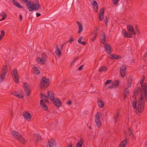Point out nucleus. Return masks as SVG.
<instances>
[{
	"mask_svg": "<svg viewBox=\"0 0 147 147\" xmlns=\"http://www.w3.org/2000/svg\"><path fill=\"white\" fill-rule=\"evenodd\" d=\"M144 78L140 80L142 87H138L133 91V97L135 98L132 102L133 107L134 109L138 110L140 113L144 109L145 101L143 99L147 100V84L144 83Z\"/></svg>",
	"mask_w": 147,
	"mask_h": 147,
	"instance_id": "nucleus-1",
	"label": "nucleus"
},
{
	"mask_svg": "<svg viewBox=\"0 0 147 147\" xmlns=\"http://www.w3.org/2000/svg\"><path fill=\"white\" fill-rule=\"evenodd\" d=\"M127 28L129 34L124 29L122 31V33L125 37L131 38L132 37V34H136V32L134 31V28L131 25H127Z\"/></svg>",
	"mask_w": 147,
	"mask_h": 147,
	"instance_id": "nucleus-2",
	"label": "nucleus"
},
{
	"mask_svg": "<svg viewBox=\"0 0 147 147\" xmlns=\"http://www.w3.org/2000/svg\"><path fill=\"white\" fill-rule=\"evenodd\" d=\"M12 134L14 137L17 139L21 143L24 144L25 143V140L22 136L20 135L18 132L13 131Z\"/></svg>",
	"mask_w": 147,
	"mask_h": 147,
	"instance_id": "nucleus-3",
	"label": "nucleus"
},
{
	"mask_svg": "<svg viewBox=\"0 0 147 147\" xmlns=\"http://www.w3.org/2000/svg\"><path fill=\"white\" fill-rule=\"evenodd\" d=\"M49 79L46 77H43L41 79L40 84V88H42L44 87H47L49 85Z\"/></svg>",
	"mask_w": 147,
	"mask_h": 147,
	"instance_id": "nucleus-4",
	"label": "nucleus"
},
{
	"mask_svg": "<svg viewBox=\"0 0 147 147\" xmlns=\"http://www.w3.org/2000/svg\"><path fill=\"white\" fill-rule=\"evenodd\" d=\"M7 70V65H5L2 68L1 74L0 76V82H2L6 74Z\"/></svg>",
	"mask_w": 147,
	"mask_h": 147,
	"instance_id": "nucleus-5",
	"label": "nucleus"
},
{
	"mask_svg": "<svg viewBox=\"0 0 147 147\" xmlns=\"http://www.w3.org/2000/svg\"><path fill=\"white\" fill-rule=\"evenodd\" d=\"M11 75L15 82L17 83L19 82V77L17 69H15L13 70Z\"/></svg>",
	"mask_w": 147,
	"mask_h": 147,
	"instance_id": "nucleus-6",
	"label": "nucleus"
},
{
	"mask_svg": "<svg viewBox=\"0 0 147 147\" xmlns=\"http://www.w3.org/2000/svg\"><path fill=\"white\" fill-rule=\"evenodd\" d=\"M23 87L28 96H30V87L27 83L24 82L23 83Z\"/></svg>",
	"mask_w": 147,
	"mask_h": 147,
	"instance_id": "nucleus-7",
	"label": "nucleus"
},
{
	"mask_svg": "<svg viewBox=\"0 0 147 147\" xmlns=\"http://www.w3.org/2000/svg\"><path fill=\"white\" fill-rule=\"evenodd\" d=\"M56 144V142L54 138L51 139L48 142L47 147H53L55 146Z\"/></svg>",
	"mask_w": 147,
	"mask_h": 147,
	"instance_id": "nucleus-8",
	"label": "nucleus"
},
{
	"mask_svg": "<svg viewBox=\"0 0 147 147\" xmlns=\"http://www.w3.org/2000/svg\"><path fill=\"white\" fill-rule=\"evenodd\" d=\"M126 67L125 66L123 65L120 67V73L121 76L122 77H124L126 73Z\"/></svg>",
	"mask_w": 147,
	"mask_h": 147,
	"instance_id": "nucleus-9",
	"label": "nucleus"
},
{
	"mask_svg": "<svg viewBox=\"0 0 147 147\" xmlns=\"http://www.w3.org/2000/svg\"><path fill=\"white\" fill-rule=\"evenodd\" d=\"M33 140L35 143L37 144L41 139V136L38 134H34L33 136Z\"/></svg>",
	"mask_w": 147,
	"mask_h": 147,
	"instance_id": "nucleus-10",
	"label": "nucleus"
},
{
	"mask_svg": "<svg viewBox=\"0 0 147 147\" xmlns=\"http://www.w3.org/2000/svg\"><path fill=\"white\" fill-rule=\"evenodd\" d=\"M53 104L57 107H59L62 105V102L59 99L57 98L53 100Z\"/></svg>",
	"mask_w": 147,
	"mask_h": 147,
	"instance_id": "nucleus-11",
	"label": "nucleus"
},
{
	"mask_svg": "<svg viewBox=\"0 0 147 147\" xmlns=\"http://www.w3.org/2000/svg\"><path fill=\"white\" fill-rule=\"evenodd\" d=\"M104 48L105 51L108 54H109L111 53V48L110 45L108 43H105Z\"/></svg>",
	"mask_w": 147,
	"mask_h": 147,
	"instance_id": "nucleus-12",
	"label": "nucleus"
},
{
	"mask_svg": "<svg viewBox=\"0 0 147 147\" xmlns=\"http://www.w3.org/2000/svg\"><path fill=\"white\" fill-rule=\"evenodd\" d=\"M46 59V57H43L41 58L38 57L37 59V61L38 63L40 64H44L45 63V60Z\"/></svg>",
	"mask_w": 147,
	"mask_h": 147,
	"instance_id": "nucleus-13",
	"label": "nucleus"
},
{
	"mask_svg": "<svg viewBox=\"0 0 147 147\" xmlns=\"http://www.w3.org/2000/svg\"><path fill=\"white\" fill-rule=\"evenodd\" d=\"M55 53L56 55L58 57H60L61 55V52L59 47L58 45H56L55 46Z\"/></svg>",
	"mask_w": 147,
	"mask_h": 147,
	"instance_id": "nucleus-14",
	"label": "nucleus"
},
{
	"mask_svg": "<svg viewBox=\"0 0 147 147\" xmlns=\"http://www.w3.org/2000/svg\"><path fill=\"white\" fill-rule=\"evenodd\" d=\"M48 97L51 100L53 101L55 99L54 94L51 91H48L47 92Z\"/></svg>",
	"mask_w": 147,
	"mask_h": 147,
	"instance_id": "nucleus-15",
	"label": "nucleus"
},
{
	"mask_svg": "<svg viewBox=\"0 0 147 147\" xmlns=\"http://www.w3.org/2000/svg\"><path fill=\"white\" fill-rule=\"evenodd\" d=\"M23 116L24 118L27 120H30L31 118V116L30 113L28 112H26L24 113H23Z\"/></svg>",
	"mask_w": 147,
	"mask_h": 147,
	"instance_id": "nucleus-16",
	"label": "nucleus"
},
{
	"mask_svg": "<svg viewBox=\"0 0 147 147\" xmlns=\"http://www.w3.org/2000/svg\"><path fill=\"white\" fill-rule=\"evenodd\" d=\"M92 4L93 5L94 11L95 12H97L98 11V5L97 2L95 1H92L91 2Z\"/></svg>",
	"mask_w": 147,
	"mask_h": 147,
	"instance_id": "nucleus-17",
	"label": "nucleus"
},
{
	"mask_svg": "<svg viewBox=\"0 0 147 147\" xmlns=\"http://www.w3.org/2000/svg\"><path fill=\"white\" fill-rule=\"evenodd\" d=\"M12 94L18 98H22L24 97V96L22 94L20 93L17 91H15L13 92L12 93Z\"/></svg>",
	"mask_w": 147,
	"mask_h": 147,
	"instance_id": "nucleus-18",
	"label": "nucleus"
},
{
	"mask_svg": "<svg viewBox=\"0 0 147 147\" xmlns=\"http://www.w3.org/2000/svg\"><path fill=\"white\" fill-rule=\"evenodd\" d=\"M40 104L41 107L42 109L45 111H47L48 110V107L47 105L42 100H40Z\"/></svg>",
	"mask_w": 147,
	"mask_h": 147,
	"instance_id": "nucleus-19",
	"label": "nucleus"
},
{
	"mask_svg": "<svg viewBox=\"0 0 147 147\" xmlns=\"http://www.w3.org/2000/svg\"><path fill=\"white\" fill-rule=\"evenodd\" d=\"M106 35L104 32H103L102 34L101 35L100 38V42L102 44H104L106 41L105 36Z\"/></svg>",
	"mask_w": 147,
	"mask_h": 147,
	"instance_id": "nucleus-20",
	"label": "nucleus"
},
{
	"mask_svg": "<svg viewBox=\"0 0 147 147\" xmlns=\"http://www.w3.org/2000/svg\"><path fill=\"white\" fill-rule=\"evenodd\" d=\"M77 23L78 24L79 29L78 33H81L83 31V28L82 25L81 23L79 22H77Z\"/></svg>",
	"mask_w": 147,
	"mask_h": 147,
	"instance_id": "nucleus-21",
	"label": "nucleus"
},
{
	"mask_svg": "<svg viewBox=\"0 0 147 147\" xmlns=\"http://www.w3.org/2000/svg\"><path fill=\"white\" fill-rule=\"evenodd\" d=\"M123 93V98L124 99H125L126 98L127 95L129 94V90L128 88H125L124 90Z\"/></svg>",
	"mask_w": 147,
	"mask_h": 147,
	"instance_id": "nucleus-22",
	"label": "nucleus"
},
{
	"mask_svg": "<svg viewBox=\"0 0 147 147\" xmlns=\"http://www.w3.org/2000/svg\"><path fill=\"white\" fill-rule=\"evenodd\" d=\"M127 143V140L126 139L122 141L119 145V147H125Z\"/></svg>",
	"mask_w": 147,
	"mask_h": 147,
	"instance_id": "nucleus-23",
	"label": "nucleus"
},
{
	"mask_svg": "<svg viewBox=\"0 0 147 147\" xmlns=\"http://www.w3.org/2000/svg\"><path fill=\"white\" fill-rule=\"evenodd\" d=\"M12 1L13 4L17 7L20 9L22 8V7L20 5V3L18 2L17 1L15 0H12Z\"/></svg>",
	"mask_w": 147,
	"mask_h": 147,
	"instance_id": "nucleus-24",
	"label": "nucleus"
},
{
	"mask_svg": "<svg viewBox=\"0 0 147 147\" xmlns=\"http://www.w3.org/2000/svg\"><path fill=\"white\" fill-rule=\"evenodd\" d=\"M101 116V115L100 113L98 112L96 113L95 117V120H100V119Z\"/></svg>",
	"mask_w": 147,
	"mask_h": 147,
	"instance_id": "nucleus-25",
	"label": "nucleus"
},
{
	"mask_svg": "<svg viewBox=\"0 0 147 147\" xmlns=\"http://www.w3.org/2000/svg\"><path fill=\"white\" fill-rule=\"evenodd\" d=\"M108 69L106 66H102L99 68L98 71L99 72L106 71Z\"/></svg>",
	"mask_w": 147,
	"mask_h": 147,
	"instance_id": "nucleus-26",
	"label": "nucleus"
},
{
	"mask_svg": "<svg viewBox=\"0 0 147 147\" xmlns=\"http://www.w3.org/2000/svg\"><path fill=\"white\" fill-rule=\"evenodd\" d=\"M98 102L99 107L102 108L103 107L104 104L103 101L98 99Z\"/></svg>",
	"mask_w": 147,
	"mask_h": 147,
	"instance_id": "nucleus-27",
	"label": "nucleus"
},
{
	"mask_svg": "<svg viewBox=\"0 0 147 147\" xmlns=\"http://www.w3.org/2000/svg\"><path fill=\"white\" fill-rule=\"evenodd\" d=\"M83 143V140L81 139L80 141L78 142L76 145V147H82V145Z\"/></svg>",
	"mask_w": 147,
	"mask_h": 147,
	"instance_id": "nucleus-28",
	"label": "nucleus"
},
{
	"mask_svg": "<svg viewBox=\"0 0 147 147\" xmlns=\"http://www.w3.org/2000/svg\"><path fill=\"white\" fill-rule=\"evenodd\" d=\"M119 80H116L112 84L115 87V88H117L119 85Z\"/></svg>",
	"mask_w": 147,
	"mask_h": 147,
	"instance_id": "nucleus-29",
	"label": "nucleus"
},
{
	"mask_svg": "<svg viewBox=\"0 0 147 147\" xmlns=\"http://www.w3.org/2000/svg\"><path fill=\"white\" fill-rule=\"evenodd\" d=\"M1 16H3L2 18L0 20V21H1L3 20L6 19L7 18V16L4 12H3L1 14Z\"/></svg>",
	"mask_w": 147,
	"mask_h": 147,
	"instance_id": "nucleus-30",
	"label": "nucleus"
},
{
	"mask_svg": "<svg viewBox=\"0 0 147 147\" xmlns=\"http://www.w3.org/2000/svg\"><path fill=\"white\" fill-rule=\"evenodd\" d=\"M95 123L96 125L98 127L101 126V123L100 120H95Z\"/></svg>",
	"mask_w": 147,
	"mask_h": 147,
	"instance_id": "nucleus-31",
	"label": "nucleus"
},
{
	"mask_svg": "<svg viewBox=\"0 0 147 147\" xmlns=\"http://www.w3.org/2000/svg\"><path fill=\"white\" fill-rule=\"evenodd\" d=\"M119 112H117L116 113L115 115V116L114 117V121L115 123L117 122V119H118V117L119 116Z\"/></svg>",
	"mask_w": 147,
	"mask_h": 147,
	"instance_id": "nucleus-32",
	"label": "nucleus"
},
{
	"mask_svg": "<svg viewBox=\"0 0 147 147\" xmlns=\"http://www.w3.org/2000/svg\"><path fill=\"white\" fill-rule=\"evenodd\" d=\"M34 70L35 71L34 73L36 75H38L40 73V71L37 67H34Z\"/></svg>",
	"mask_w": 147,
	"mask_h": 147,
	"instance_id": "nucleus-33",
	"label": "nucleus"
},
{
	"mask_svg": "<svg viewBox=\"0 0 147 147\" xmlns=\"http://www.w3.org/2000/svg\"><path fill=\"white\" fill-rule=\"evenodd\" d=\"M128 131L129 134L130 136L132 138H133L134 137V134L130 128L128 129Z\"/></svg>",
	"mask_w": 147,
	"mask_h": 147,
	"instance_id": "nucleus-34",
	"label": "nucleus"
},
{
	"mask_svg": "<svg viewBox=\"0 0 147 147\" xmlns=\"http://www.w3.org/2000/svg\"><path fill=\"white\" fill-rule=\"evenodd\" d=\"M104 18V15H102L99 13V20L100 21H102Z\"/></svg>",
	"mask_w": 147,
	"mask_h": 147,
	"instance_id": "nucleus-35",
	"label": "nucleus"
},
{
	"mask_svg": "<svg viewBox=\"0 0 147 147\" xmlns=\"http://www.w3.org/2000/svg\"><path fill=\"white\" fill-rule=\"evenodd\" d=\"M105 11V9L104 8H102L100 9L99 11V13L101 14L102 15H104V12Z\"/></svg>",
	"mask_w": 147,
	"mask_h": 147,
	"instance_id": "nucleus-36",
	"label": "nucleus"
},
{
	"mask_svg": "<svg viewBox=\"0 0 147 147\" xmlns=\"http://www.w3.org/2000/svg\"><path fill=\"white\" fill-rule=\"evenodd\" d=\"M74 39L72 37H70V39L67 41H66V42H69L70 43H71L72 42L74 41Z\"/></svg>",
	"mask_w": 147,
	"mask_h": 147,
	"instance_id": "nucleus-37",
	"label": "nucleus"
},
{
	"mask_svg": "<svg viewBox=\"0 0 147 147\" xmlns=\"http://www.w3.org/2000/svg\"><path fill=\"white\" fill-rule=\"evenodd\" d=\"M98 30V28L97 27H96L95 28L94 30V34H96L97 35L98 34V32H97Z\"/></svg>",
	"mask_w": 147,
	"mask_h": 147,
	"instance_id": "nucleus-38",
	"label": "nucleus"
},
{
	"mask_svg": "<svg viewBox=\"0 0 147 147\" xmlns=\"http://www.w3.org/2000/svg\"><path fill=\"white\" fill-rule=\"evenodd\" d=\"M78 42L79 44L84 45H85L86 44V42L84 41H78Z\"/></svg>",
	"mask_w": 147,
	"mask_h": 147,
	"instance_id": "nucleus-39",
	"label": "nucleus"
},
{
	"mask_svg": "<svg viewBox=\"0 0 147 147\" xmlns=\"http://www.w3.org/2000/svg\"><path fill=\"white\" fill-rule=\"evenodd\" d=\"M113 3L115 5H117L118 4L119 0H112Z\"/></svg>",
	"mask_w": 147,
	"mask_h": 147,
	"instance_id": "nucleus-40",
	"label": "nucleus"
},
{
	"mask_svg": "<svg viewBox=\"0 0 147 147\" xmlns=\"http://www.w3.org/2000/svg\"><path fill=\"white\" fill-rule=\"evenodd\" d=\"M112 81L111 80H107L105 83L106 85L111 82Z\"/></svg>",
	"mask_w": 147,
	"mask_h": 147,
	"instance_id": "nucleus-41",
	"label": "nucleus"
},
{
	"mask_svg": "<svg viewBox=\"0 0 147 147\" xmlns=\"http://www.w3.org/2000/svg\"><path fill=\"white\" fill-rule=\"evenodd\" d=\"M115 55L113 54H111L109 56V58L111 59H114Z\"/></svg>",
	"mask_w": 147,
	"mask_h": 147,
	"instance_id": "nucleus-42",
	"label": "nucleus"
},
{
	"mask_svg": "<svg viewBox=\"0 0 147 147\" xmlns=\"http://www.w3.org/2000/svg\"><path fill=\"white\" fill-rule=\"evenodd\" d=\"M114 59H118L121 58V57L119 55H115Z\"/></svg>",
	"mask_w": 147,
	"mask_h": 147,
	"instance_id": "nucleus-43",
	"label": "nucleus"
},
{
	"mask_svg": "<svg viewBox=\"0 0 147 147\" xmlns=\"http://www.w3.org/2000/svg\"><path fill=\"white\" fill-rule=\"evenodd\" d=\"M97 35L96 34H94V37L92 38L91 40L92 41H94L95 40V39L96 37L97 36Z\"/></svg>",
	"mask_w": 147,
	"mask_h": 147,
	"instance_id": "nucleus-44",
	"label": "nucleus"
},
{
	"mask_svg": "<svg viewBox=\"0 0 147 147\" xmlns=\"http://www.w3.org/2000/svg\"><path fill=\"white\" fill-rule=\"evenodd\" d=\"M40 95L41 96V97H44L46 98H47V96H46L43 93H41L40 94Z\"/></svg>",
	"mask_w": 147,
	"mask_h": 147,
	"instance_id": "nucleus-45",
	"label": "nucleus"
},
{
	"mask_svg": "<svg viewBox=\"0 0 147 147\" xmlns=\"http://www.w3.org/2000/svg\"><path fill=\"white\" fill-rule=\"evenodd\" d=\"M84 65H81L78 68V70H79V71H80L81 70H82V69H83V68L84 67Z\"/></svg>",
	"mask_w": 147,
	"mask_h": 147,
	"instance_id": "nucleus-46",
	"label": "nucleus"
},
{
	"mask_svg": "<svg viewBox=\"0 0 147 147\" xmlns=\"http://www.w3.org/2000/svg\"><path fill=\"white\" fill-rule=\"evenodd\" d=\"M72 0H70L69 1V2H68V4H69V7H70L71 6V5L72 4Z\"/></svg>",
	"mask_w": 147,
	"mask_h": 147,
	"instance_id": "nucleus-47",
	"label": "nucleus"
},
{
	"mask_svg": "<svg viewBox=\"0 0 147 147\" xmlns=\"http://www.w3.org/2000/svg\"><path fill=\"white\" fill-rule=\"evenodd\" d=\"M108 88L109 89H112L113 88H115V87L112 84L111 85L109 86L108 87Z\"/></svg>",
	"mask_w": 147,
	"mask_h": 147,
	"instance_id": "nucleus-48",
	"label": "nucleus"
},
{
	"mask_svg": "<svg viewBox=\"0 0 147 147\" xmlns=\"http://www.w3.org/2000/svg\"><path fill=\"white\" fill-rule=\"evenodd\" d=\"M1 35H2L3 36H4L5 33L4 31L3 30H1Z\"/></svg>",
	"mask_w": 147,
	"mask_h": 147,
	"instance_id": "nucleus-49",
	"label": "nucleus"
},
{
	"mask_svg": "<svg viewBox=\"0 0 147 147\" xmlns=\"http://www.w3.org/2000/svg\"><path fill=\"white\" fill-rule=\"evenodd\" d=\"M104 22H105V24L106 25H107V23L108 22V20L107 19V17H106V19L105 20Z\"/></svg>",
	"mask_w": 147,
	"mask_h": 147,
	"instance_id": "nucleus-50",
	"label": "nucleus"
},
{
	"mask_svg": "<svg viewBox=\"0 0 147 147\" xmlns=\"http://www.w3.org/2000/svg\"><path fill=\"white\" fill-rule=\"evenodd\" d=\"M132 82H128V87L130 88L131 87Z\"/></svg>",
	"mask_w": 147,
	"mask_h": 147,
	"instance_id": "nucleus-51",
	"label": "nucleus"
},
{
	"mask_svg": "<svg viewBox=\"0 0 147 147\" xmlns=\"http://www.w3.org/2000/svg\"><path fill=\"white\" fill-rule=\"evenodd\" d=\"M132 78L131 77H129V80L128 81V82H132Z\"/></svg>",
	"mask_w": 147,
	"mask_h": 147,
	"instance_id": "nucleus-52",
	"label": "nucleus"
},
{
	"mask_svg": "<svg viewBox=\"0 0 147 147\" xmlns=\"http://www.w3.org/2000/svg\"><path fill=\"white\" fill-rule=\"evenodd\" d=\"M19 19L20 21H22V17L21 15H20Z\"/></svg>",
	"mask_w": 147,
	"mask_h": 147,
	"instance_id": "nucleus-53",
	"label": "nucleus"
},
{
	"mask_svg": "<svg viewBox=\"0 0 147 147\" xmlns=\"http://www.w3.org/2000/svg\"><path fill=\"white\" fill-rule=\"evenodd\" d=\"M66 43L67 42H66L65 43H63L62 45H61V50H63V47H64V45H65L66 44Z\"/></svg>",
	"mask_w": 147,
	"mask_h": 147,
	"instance_id": "nucleus-54",
	"label": "nucleus"
},
{
	"mask_svg": "<svg viewBox=\"0 0 147 147\" xmlns=\"http://www.w3.org/2000/svg\"><path fill=\"white\" fill-rule=\"evenodd\" d=\"M77 58H75L71 62V64L72 65L74 64V63L76 61V60L77 59Z\"/></svg>",
	"mask_w": 147,
	"mask_h": 147,
	"instance_id": "nucleus-55",
	"label": "nucleus"
},
{
	"mask_svg": "<svg viewBox=\"0 0 147 147\" xmlns=\"http://www.w3.org/2000/svg\"><path fill=\"white\" fill-rule=\"evenodd\" d=\"M67 103L69 105H70L71 104V102L70 100H69L67 102Z\"/></svg>",
	"mask_w": 147,
	"mask_h": 147,
	"instance_id": "nucleus-56",
	"label": "nucleus"
},
{
	"mask_svg": "<svg viewBox=\"0 0 147 147\" xmlns=\"http://www.w3.org/2000/svg\"><path fill=\"white\" fill-rule=\"evenodd\" d=\"M83 38V37L82 36H81L80 37V38L78 40V42L80 41H81L82 39Z\"/></svg>",
	"mask_w": 147,
	"mask_h": 147,
	"instance_id": "nucleus-57",
	"label": "nucleus"
},
{
	"mask_svg": "<svg viewBox=\"0 0 147 147\" xmlns=\"http://www.w3.org/2000/svg\"><path fill=\"white\" fill-rule=\"evenodd\" d=\"M37 17H38L41 15V14L38 13H37L36 14Z\"/></svg>",
	"mask_w": 147,
	"mask_h": 147,
	"instance_id": "nucleus-58",
	"label": "nucleus"
},
{
	"mask_svg": "<svg viewBox=\"0 0 147 147\" xmlns=\"http://www.w3.org/2000/svg\"><path fill=\"white\" fill-rule=\"evenodd\" d=\"M137 26H136V31H137L138 32H139V30L138 29V28H137Z\"/></svg>",
	"mask_w": 147,
	"mask_h": 147,
	"instance_id": "nucleus-59",
	"label": "nucleus"
},
{
	"mask_svg": "<svg viewBox=\"0 0 147 147\" xmlns=\"http://www.w3.org/2000/svg\"><path fill=\"white\" fill-rule=\"evenodd\" d=\"M68 147H72V144H70L68 146Z\"/></svg>",
	"mask_w": 147,
	"mask_h": 147,
	"instance_id": "nucleus-60",
	"label": "nucleus"
},
{
	"mask_svg": "<svg viewBox=\"0 0 147 147\" xmlns=\"http://www.w3.org/2000/svg\"><path fill=\"white\" fill-rule=\"evenodd\" d=\"M4 36L1 34L0 35V40H1L2 38Z\"/></svg>",
	"mask_w": 147,
	"mask_h": 147,
	"instance_id": "nucleus-61",
	"label": "nucleus"
},
{
	"mask_svg": "<svg viewBox=\"0 0 147 147\" xmlns=\"http://www.w3.org/2000/svg\"><path fill=\"white\" fill-rule=\"evenodd\" d=\"M44 101L46 102H48L49 100L48 99H45L44 100Z\"/></svg>",
	"mask_w": 147,
	"mask_h": 147,
	"instance_id": "nucleus-62",
	"label": "nucleus"
},
{
	"mask_svg": "<svg viewBox=\"0 0 147 147\" xmlns=\"http://www.w3.org/2000/svg\"><path fill=\"white\" fill-rule=\"evenodd\" d=\"M145 144V145L147 146V141L146 142Z\"/></svg>",
	"mask_w": 147,
	"mask_h": 147,
	"instance_id": "nucleus-63",
	"label": "nucleus"
},
{
	"mask_svg": "<svg viewBox=\"0 0 147 147\" xmlns=\"http://www.w3.org/2000/svg\"><path fill=\"white\" fill-rule=\"evenodd\" d=\"M145 56L147 57V53L145 54Z\"/></svg>",
	"mask_w": 147,
	"mask_h": 147,
	"instance_id": "nucleus-64",
	"label": "nucleus"
}]
</instances>
